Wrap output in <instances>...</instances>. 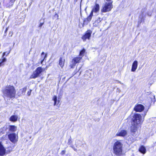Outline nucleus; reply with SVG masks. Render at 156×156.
Here are the masks:
<instances>
[{"label":"nucleus","instance_id":"obj_28","mask_svg":"<svg viewBox=\"0 0 156 156\" xmlns=\"http://www.w3.org/2000/svg\"><path fill=\"white\" fill-rule=\"evenodd\" d=\"M85 50L84 49H83L80 52V55L82 56L83 55L84 53L85 52Z\"/></svg>","mask_w":156,"mask_h":156},{"label":"nucleus","instance_id":"obj_14","mask_svg":"<svg viewBox=\"0 0 156 156\" xmlns=\"http://www.w3.org/2000/svg\"><path fill=\"white\" fill-rule=\"evenodd\" d=\"M138 62L137 61H135L132 64L131 71L134 72L137 68Z\"/></svg>","mask_w":156,"mask_h":156},{"label":"nucleus","instance_id":"obj_32","mask_svg":"<svg viewBox=\"0 0 156 156\" xmlns=\"http://www.w3.org/2000/svg\"><path fill=\"white\" fill-rule=\"evenodd\" d=\"M31 91L32 90H30V91H28L27 94L28 96H30V95Z\"/></svg>","mask_w":156,"mask_h":156},{"label":"nucleus","instance_id":"obj_35","mask_svg":"<svg viewBox=\"0 0 156 156\" xmlns=\"http://www.w3.org/2000/svg\"><path fill=\"white\" fill-rule=\"evenodd\" d=\"M71 147L73 148V149L75 151H77V149L76 148L73 146H71Z\"/></svg>","mask_w":156,"mask_h":156},{"label":"nucleus","instance_id":"obj_29","mask_svg":"<svg viewBox=\"0 0 156 156\" xmlns=\"http://www.w3.org/2000/svg\"><path fill=\"white\" fill-rule=\"evenodd\" d=\"M150 96H151L150 98H151V101H153L152 99H154L155 98V96L154 95H152V94L150 95Z\"/></svg>","mask_w":156,"mask_h":156},{"label":"nucleus","instance_id":"obj_30","mask_svg":"<svg viewBox=\"0 0 156 156\" xmlns=\"http://www.w3.org/2000/svg\"><path fill=\"white\" fill-rule=\"evenodd\" d=\"M13 32L12 31H10L9 32V37H12L13 35Z\"/></svg>","mask_w":156,"mask_h":156},{"label":"nucleus","instance_id":"obj_1","mask_svg":"<svg viewBox=\"0 0 156 156\" xmlns=\"http://www.w3.org/2000/svg\"><path fill=\"white\" fill-rule=\"evenodd\" d=\"M4 95L11 98H14L15 95L16 90L13 86H9L6 87L3 92Z\"/></svg>","mask_w":156,"mask_h":156},{"label":"nucleus","instance_id":"obj_24","mask_svg":"<svg viewBox=\"0 0 156 156\" xmlns=\"http://www.w3.org/2000/svg\"><path fill=\"white\" fill-rule=\"evenodd\" d=\"M35 71L37 72L38 74L40 75L41 73L43 71V70L41 67H38L37 68Z\"/></svg>","mask_w":156,"mask_h":156},{"label":"nucleus","instance_id":"obj_7","mask_svg":"<svg viewBox=\"0 0 156 156\" xmlns=\"http://www.w3.org/2000/svg\"><path fill=\"white\" fill-rule=\"evenodd\" d=\"M128 134V131L125 129H120L119 130L116 134V136H119L122 137H124Z\"/></svg>","mask_w":156,"mask_h":156},{"label":"nucleus","instance_id":"obj_23","mask_svg":"<svg viewBox=\"0 0 156 156\" xmlns=\"http://www.w3.org/2000/svg\"><path fill=\"white\" fill-rule=\"evenodd\" d=\"M52 100L54 101V106L57 105L59 103V101L58 100V103L57 104V97L55 95H54L53 96L52 98Z\"/></svg>","mask_w":156,"mask_h":156},{"label":"nucleus","instance_id":"obj_13","mask_svg":"<svg viewBox=\"0 0 156 156\" xmlns=\"http://www.w3.org/2000/svg\"><path fill=\"white\" fill-rule=\"evenodd\" d=\"M6 150L0 142V156H3L5 154Z\"/></svg>","mask_w":156,"mask_h":156},{"label":"nucleus","instance_id":"obj_15","mask_svg":"<svg viewBox=\"0 0 156 156\" xmlns=\"http://www.w3.org/2000/svg\"><path fill=\"white\" fill-rule=\"evenodd\" d=\"M65 59L62 58L60 57L59 60V65L61 68H63L64 66Z\"/></svg>","mask_w":156,"mask_h":156},{"label":"nucleus","instance_id":"obj_39","mask_svg":"<svg viewBox=\"0 0 156 156\" xmlns=\"http://www.w3.org/2000/svg\"><path fill=\"white\" fill-rule=\"evenodd\" d=\"M44 52H42L41 53V55H44Z\"/></svg>","mask_w":156,"mask_h":156},{"label":"nucleus","instance_id":"obj_6","mask_svg":"<svg viewBox=\"0 0 156 156\" xmlns=\"http://www.w3.org/2000/svg\"><path fill=\"white\" fill-rule=\"evenodd\" d=\"M9 140L12 143H15L18 140V136L14 133H12L8 135Z\"/></svg>","mask_w":156,"mask_h":156},{"label":"nucleus","instance_id":"obj_26","mask_svg":"<svg viewBox=\"0 0 156 156\" xmlns=\"http://www.w3.org/2000/svg\"><path fill=\"white\" fill-rule=\"evenodd\" d=\"M93 15V14L92 13H90V16H88L87 18H86V20H88L89 22H90L91 19Z\"/></svg>","mask_w":156,"mask_h":156},{"label":"nucleus","instance_id":"obj_2","mask_svg":"<svg viewBox=\"0 0 156 156\" xmlns=\"http://www.w3.org/2000/svg\"><path fill=\"white\" fill-rule=\"evenodd\" d=\"M122 144L119 141H117L114 144L113 149L114 153L117 156H120L122 154Z\"/></svg>","mask_w":156,"mask_h":156},{"label":"nucleus","instance_id":"obj_11","mask_svg":"<svg viewBox=\"0 0 156 156\" xmlns=\"http://www.w3.org/2000/svg\"><path fill=\"white\" fill-rule=\"evenodd\" d=\"M99 9L100 7L99 5L96 3L91 12V13H92L93 14V12L97 13L99 12Z\"/></svg>","mask_w":156,"mask_h":156},{"label":"nucleus","instance_id":"obj_21","mask_svg":"<svg viewBox=\"0 0 156 156\" xmlns=\"http://www.w3.org/2000/svg\"><path fill=\"white\" fill-rule=\"evenodd\" d=\"M6 59L5 58H3L2 59H0V67L4 66V62H6Z\"/></svg>","mask_w":156,"mask_h":156},{"label":"nucleus","instance_id":"obj_18","mask_svg":"<svg viewBox=\"0 0 156 156\" xmlns=\"http://www.w3.org/2000/svg\"><path fill=\"white\" fill-rule=\"evenodd\" d=\"M17 127L14 126H9V130L11 132H14L16 131Z\"/></svg>","mask_w":156,"mask_h":156},{"label":"nucleus","instance_id":"obj_19","mask_svg":"<svg viewBox=\"0 0 156 156\" xmlns=\"http://www.w3.org/2000/svg\"><path fill=\"white\" fill-rule=\"evenodd\" d=\"M27 90V87H24V88L20 89L19 91V92H21L22 94L24 95L26 91ZM21 94L19 95H21Z\"/></svg>","mask_w":156,"mask_h":156},{"label":"nucleus","instance_id":"obj_5","mask_svg":"<svg viewBox=\"0 0 156 156\" xmlns=\"http://www.w3.org/2000/svg\"><path fill=\"white\" fill-rule=\"evenodd\" d=\"M82 58V57H76L74 58L70 63V66L71 68H73L75 65L78 63L80 62V60Z\"/></svg>","mask_w":156,"mask_h":156},{"label":"nucleus","instance_id":"obj_10","mask_svg":"<svg viewBox=\"0 0 156 156\" xmlns=\"http://www.w3.org/2000/svg\"><path fill=\"white\" fill-rule=\"evenodd\" d=\"M144 109V107L142 105L140 104L136 106L134 108V110L136 111L139 112H141L143 111Z\"/></svg>","mask_w":156,"mask_h":156},{"label":"nucleus","instance_id":"obj_34","mask_svg":"<svg viewBox=\"0 0 156 156\" xmlns=\"http://www.w3.org/2000/svg\"><path fill=\"white\" fill-rule=\"evenodd\" d=\"M44 22H43L42 23H40L39 25V27H41L42 25L44 24Z\"/></svg>","mask_w":156,"mask_h":156},{"label":"nucleus","instance_id":"obj_12","mask_svg":"<svg viewBox=\"0 0 156 156\" xmlns=\"http://www.w3.org/2000/svg\"><path fill=\"white\" fill-rule=\"evenodd\" d=\"M102 20V18L100 17L98 18V19L96 20L93 23V25L94 26L98 27L100 26L101 24V21Z\"/></svg>","mask_w":156,"mask_h":156},{"label":"nucleus","instance_id":"obj_40","mask_svg":"<svg viewBox=\"0 0 156 156\" xmlns=\"http://www.w3.org/2000/svg\"><path fill=\"white\" fill-rule=\"evenodd\" d=\"M44 60V59H43V60H42V61H41V64L43 62V61Z\"/></svg>","mask_w":156,"mask_h":156},{"label":"nucleus","instance_id":"obj_38","mask_svg":"<svg viewBox=\"0 0 156 156\" xmlns=\"http://www.w3.org/2000/svg\"><path fill=\"white\" fill-rule=\"evenodd\" d=\"M106 0L108 2H110L111 1V0Z\"/></svg>","mask_w":156,"mask_h":156},{"label":"nucleus","instance_id":"obj_31","mask_svg":"<svg viewBox=\"0 0 156 156\" xmlns=\"http://www.w3.org/2000/svg\"><path fill=\"white\" fill-rule=\"evenodd\" d=\"M9 54V53H6V52H4L3 53V56H2V58H3L4 57V55H5L6 54V56H7Z\"/></svg>","mask_w":156,"mask_h":156},{"label":"nucleus","instance_id":"obj_25","mask_svg":"<svg viewBox=\"0 0 156 156\" xmlns=\"http://www.w3.org/2000/svg\"><path fill=\"white\" fill-rule=\"evenodd\" d=\"M10 0V1L9 3V5H8L9 7H10V6H12L13 5L14 2H15V1L16 0Z\"/></svg>","mask_w":156,"mask_h":156},{"label":"nucleus","instance_id":"obj_9","mask_svg":"<svg viewBox=\"0 0 156 156\" xmlns=\"http://www.w3.org/2000/svg\"><path fill=\"white\" fill-rule=\"evenodd\" d=\"M92 32L90 30L87 31L86 33L83 35L82 37L84 41H85L86 39H90Z\"/></svg>","mask_w":156,"mask_h":156},{"label":"nucleus","instance_id":"obj_37","mask_svg":"<svg viewBox=\"0 0 156 156\" xmlns=\"http://www.w3.org/2000/svg\"><path fill=\"white\" fill-rule=\"evenodd\" d=\"M8 30V28H7L6 29H5V32H6Z\"/></svg>","mask_w":156,"mask_h":156},{"label":"nucleus","instance_id":"obj_27","mask_svg":"<svg viewBox=\"0 0 156 156\" xmlns=\"http://www.w3.org/2000/svg\"><path fill=\"white\" fill-rule=\"evenodd\" d=\"M89 22L88 21V20H86V19H84L83 20V26L84 25L87 24Z\"/></svg>","mask_w":156,"mask_h":156},{"label":"nucleus","instance_id":"obj_4","mask_svg":"<svg viewBox=\"0 0 156 156\" xmlns=\"http://www.w3.org/2000/svg\"><path fill=\"white\" fill-rule=\"evenodd\" d=\"M142 120V116L138 114L134 115L132 118L133 122V125H137L140 123Z\"/></svg>","mask_w":156,"mask_h":156},{"label":"nucleus","instance_id":"obj_20","mask_svg":"<svg viewBox=\"0 0 156 156\" xmlns=\"http://www.w3.org/2000/svg\"><path fill=\"white\" fill-rule=\"evenodd\" d=\"M18 117L16 115H12L10 118V120L15 122L17 120Z\"/></svg>","mask_w":156,"mask_h":156},{"label":"nucleus","instance_id":"obj_41","mask_svg":"<svg viewBox=\"0 0 156 156\" xmlns=\"http://www.w3.org/2000/svg\"><path fill=\"white\" fill-rule=\"evenodd\" d=\"M46 56H47V55H46H46H45V57H44V58H45Z\"/></svg>","mask_w":156,"mask_h":156},{"label":"nucleus","instance_id":"obj_36","mask_svg":"<svg viewBox=\"0 0 156 156\" xmlns=\"http://www.w3.org/2000/svg\"><path fill=\"white\" fill-rule=\"evenodd\" d=\"M65 150H63L61 152V154H64L65 153Z\"/></svg>","mask_w":156,"mask_h":156},{"label":"nucleus","instance_id":"obj_17","mask_svg":"<svg viewBox=\"0 0 156 156\" xmlns=\"http://www.w3.org/2000/svg\"><path fill=\"white\" fill-rule=\"evenodd\" d=\"M7 127L6 126H4L3 128L0 129V135L4 133L6 131Z\"/></svg>","mask_w":156,"mask_h":156},{"label":"nucleus","instance_id":"obj_3","mask_svg":"<svg viewBox=\"0 0 156 156\" xmlns=\"http://www.w3.org/2000/svg\"><path fill=\"white\" fill-rule=\"evenodd\" d=\"M112 2H106L102 7L101 11L106 12L110 11L113 8Z\"/></svg>","mask_w":156,"mask_h":156},{"label":"nucleus","instance_id":"obj_33","mask_svg":"<svg viewBox=\"0 0 156 156\" xmlns=\"http://www.w3.org/2000/svg\"><path fill=\"white\" fill-rule=\"evenodd\" d=\"M79 142H80V141L79 140H77L76 141V147H77V146H78V144Z\"/></svg>","mask_w":156,"mask_h":156},{"label":"nucleus","instance_id":"obj_8","mask_svg":"<svg viewBox=\"0 0 156 156\" xmlns=\"http://www.w3.org/2000/svg\"><path fill=\"white\" fill-rule=\"evenodd\" d=\"M137 125H133L132 124V126L131 127V132L133 136H135L136 135L137 131Z\"/></svg>","mask_w":156,"mask_h":156},{"label":"nucleus","instance_id":"obj_16","mask_svg":"<svg viewBox=\"0 0 156 156\" xmlns=\"http://www.w3.org/2000/svg\"><path fill=\"white\" fill-rule=\"evenodd\" d=\"M39 75L36 71L33 72V74L31 75L30 77V79H35L38 77Z\"/></svg>","mask_w":156,"mask_h":156},{"label":"nucleus","instance_id":"obj_22","mask_svg":"<svg viewBox=\"0 0 156 156\" xmlns=\"http://www.w3.org/2000/svg\"><path fill=\"white\" fill-rule=\"evenodd\" d=\"M139 151L143 154L146 153V148L143 146H141L139 149Z\"/></svg>","mask_w":156,"mask_h":156}]
</instances>
